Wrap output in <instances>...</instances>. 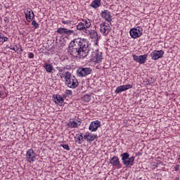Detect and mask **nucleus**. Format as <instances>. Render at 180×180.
<instances>
[{"label":"nucleus","mask_w":180,"mask_h":180,"mask_svg":"<svg viewBox=\"0 0 180 180\" xmlns=\"http://www.w3.org/2000/svg\"><path fill=\"white\" fill-rule=\"evenodd\" d=\"M69 51L73 57L85 58L89 54V44L87 39H75L70 43Z\"/></svg>","instance_id":"obj_1"},{"label":"nucleus","mask_w":180,"mask_h":180,"mask_svg":"<svg viewBox=\"0 0 180 180\" xmlns=\"http://www.w3.org/2000/svg\"><path fill=\"white\" fill-rule=\"evenodd\" d=\"M61 78L65 77V84L68 88H71L72 89H75L77 86H78V80L75 76L72 75L70 72H65L64 74H60Z\"/></svg>","instance_id":"obj_2"},{"label":"nucleus","mask_w":180,"mask_h":180,"mask_svg":"<svg viewBox=\"0 0 180 180\" xmlns=\"http://www.w3.org/2000/svg\"><path fill=\"white\" fill-rule=\"evenodd\" d=\"M91 61L94 63V64H99V63H102V60H103V56H102V52L99 51L98 48V41H96L93 47L91 48Z\"/></svg>","instance_id":"obj_3"},{"label":"nucleus","mask_w":180,"mask_h":180,"mask_svg":"<svg viewBox=\"0 0 180 180\" xmlns=\"http://www.w3.org/2000/svg\"><path fill=\"white\" fill-rule=\"evenodd\" d=\"M122 164L126 167H132L134 164V156L130 158L129 153H124L121 155Z\"/></svg>","instance_id":"obj_4"},{"label":"nucleus","mask_w":180,"mask_h":180,"mask_svg":"<svg viewBox=\"0 0 180 180\" xmlns=\"http://www.w3.org/2000/svg\"><path fill=\"white\" fill-rule=\"evenodd\" d=\"M129 34L132 39H139L143 36V28L140 27L132 28L129 31Z\"/></svg>","instance_id":"obj_5"},{"label":"nucleus","mask_w":180,"mask_h":180,"mask_svg":"<svg viewBox=\"0 0 180 180\" xmlns=\"http://www.w3.org/2000/svg\"><path fill=\"white\" fill-rule=\"evenodd\" d=\"M91 20L89 19H83L82 22H80L77 25V30H86V29H89L91 27Z\"/></svg>","instance_id":"obj_6"},{"label":"nucleus","mask_w":180,"mask_h":180,"mask_svg":"<svg viewBox=\"0 0 180 180\" xmlns=\"http://www.w3.org/2000/svg\"><path fill=\"white\" fill-rule=\"evenodd\" d=\"M92 72V69L91 68H79L77 69L78 77H86Z\"/></svg>","instance_id":"obj_7"},{"label":"nucleus","mask_w":180,"mask_h":180,"mask_svg":"<svg viewBox=\"0 0 180 180\" xmlns=\"http://www.w3.org/2000/svg\"><path fill=\"white\" fill-rule=\"evenodd\" d=\"M100 32L103 34V36H106L107 34H109L110 32V26L109 24H106L105 22H102L100 25Z\"/></svg>","instance_id":"obj_8"},{"label":"nucleus","mask_w":180,"mask_h":180,"mask_svg":"<svg viewBox=\"0 0 180 180\" xmlns=\"http://www.w3.org/2000/svg\"><path fill=\"white\" fill-rule=\"evenodd\" d=\"M26 160L28 162L36 161V153L32 149H29L26 153Z\"/></svg>","instance_id":"obj_9"},{"label":"nucleus","mask_w":180,"mask_h":180,"mask_svg":"<svg viewBox=\"0 0 180 180\" xmlns=\"http://www.w3.org/2000/svg\"><path fill=\"white\" fill-rule=\"evenodd\" d=\"M132 57L136 61V63H139V64H144L146 61H147V55H141V56H137V55H132Z\"/></svg>","instance_id":"obj_10"},{"label":"nucleus","mask_w":180,"mask_h":180,"mask_svg":"<svg viewBox=\"0 0 180 180\" xmlns=\"http://www.w3.org/2000/svg\"><path fill=\"white\" fill-rule=\"evenodd\" d=\"M164 56V51L162 50L160 51H153L150 53V57L152 60H158L160 58H162Z\"/></svg>","instance_id":"obj_11"},{"label":"nucleus","mask_w":180,"mask_h":180,"mask_svg":"<svg viewBox=\"0 0 180 180\" xmlns=\"http://www.w3.org/2000/svg\"><path fill=\"white\" fill-rule=\"evenodd\" d=\"M57 33H58L59 34H66V36H71V34H75V32H74V30L63 27L58 28L57 30Z\"/></svg>","instance_id":"obj_12"},{"label":"nucleus","mask_w":180,"mask_h":180,"mask_svg":"<svg viewBox=\"0 0 180 180\" xmlns=\"http://www.w3.org/2000/svg\"><path fill=\"white\" fill-rule=\"evenodd\" d=\"M25 15L27 22H32L34 19V13L32 8H27V11H25Z\"/></svg>","instance_id":"obj_13"},{"label":"nucleus","mask_w":180,"mask_h":180,"mask_svg":"<svg viewBox=\"0 0 180 180\" xmlns=\"http://www.w3.org/2000/svg\"><path fill=\"white\" fill-rule=\"evenodd\" d=\"M131 88H133V85L131 84L122 85L117 87L115 92L116 94H120L122 92H124V91H127V89H131Z\"/></svg>","instance_id":"obj_14"},{"label":"nucleus","mask_w":180,"mask_h":180,"mask_svg":"<svg viewBox=\"0 0 180 180\" xmlns=\"http://www.w3.org/2000/svg\"><path fill=\"white\" fill-rule=\"evenodd\" d=\"M101 18H103V19H105L106 22H112V15H110V12H109V11L105 10L101 12Z\"/></svg>","instance_id":"obj_15"},{"label":"nucleus","mask_w":180,"mask_h":180,"mask_svg":"<svg viewBox=\"0 0 180 180\" xmlns=\"http://www.w3.org/2000/svg\"><path fill=\"white\" fill-rule=\"evenodd\" d=\"M101 126V122L98 120L92 122L89 127V129L90 131H96L98 130V128Z\"/></svg>","instance_id":"obj_16"},{"label":"nucleus","mask_w":180,"mask_h":180,"mask_svg":"<svg viewBox=\"0 0 180 180\" xmlns=\"http://www.w3.org/2000/svg\"><path fill=\"white\" fill-rule=\"evenodd\" d=\"M84 140H86V141L91 143V141H94L97 139V136L96 134H92L89 133H86V134L84 136Z\"/></svg>","instance_id":"obj_17"},{"label":"nucleus","mask_w":180,"mask_h":180,"mask_svg":"<svg viewBox=\"0 0 180 180\" xmlns=\"http://www.w3.org/2000/svg\"><path fill=\"white\" fill-rule=\"evenodd\" d=\"M110 164L113 167H120V161L119 160V158L117 156H114L110 160Z\"/></svg>","instance_id":"obj_18"},{"label":"nucleus","mask_w":180,"mask_h":180,"mask_svg":"<svg viewBox=\"0 0 180 180\" xmlns=\"http://www.w3.org/2000/svg\"><path fill=\"white\" fill-rule=\"evenodd\" d=\"M55 103L60 106H63V103H64V99L63 98V97H60V95H56L55 98Z\"/></svg>","instance_id":"obj_19"},{"label":"nucleus","mask_w":180,"mask_h":180,"mask_svg":"<svg viewBox=\"0 0 180 180\" xmlns=\"http://www.w3.org/2000/svg\"><path fill=\"white\" fill-rule=\"evenodd\" d=\"M88 36H89L91 39H98V32L94 30H89Z\"/></svg>","instance_id":"obj_20"},{"label":"nucleus","mask_w":180,"mask_h":180,"mask_svg":"<svg viewBox=\"0 0 180 180\" xmlns=\"http://www.w3.org/2000/svg\"><path fill=\"white\" fill-rule=\"evenodd\" d=\"M101 0H94L91 2L90 6L91 8H94V9H97V8H99V6H101Z\"/></svg>","instance_id":"obj_21"},{"label":"nucleus","mask_w":180,"mask_h":180,"mask_svg":"<svg viewBox=\"0 0 180 180\" xmlns=\"http://www.w3.org/2000/svg\"><path fill=\"white\" fill-rule=\"evenodd\" d=\"M69 127L77 128L78 126H81V122L78 121V123L75 121H71L68 124Z\"/></svg>","instance_id":"obj_22"},{"label":"nucleus","mask_w":180,"mask_h":180,"mask_svg":"<svg viewBox=\"0 0 180 180\" xmlns=\"http://www.w3.org/2000/svg\"><path fill=\"white\" fill-rule=\"evenodd\" d=\"M45 70L46 71V72H52L53 70H54V68L49 63L45 64Z\"/></svg>","instance_id":"obj_23"},{"label":"nucleus","mask_w":180,"mask_h":180,"mask_svg":"<svg viewBox=\"0 0 180 180\" xmlns=\"http://www.w3.org/2000/svg\"><path fill=\"white\" fill-rule=\"evenodd\" d=\"M77 137V143L78 144H82V142L84 141V136L82 135L77 134L76 135Z\"/></svg>","instance_id":"obj_24"},{"label":"nucleus","mask_w":180,"mask_h":180,"mask_svg":"<svg viewBox=\"0 0 180 180\" xmlns=\"http://www.w3.org/2000/svg\"><path fill=\"white\" fill-rule=\"evenodd\" d=\"M5 41H8V37L0 33V43H5Z\"/></svg>","instance_id":"obj_25"},{"label":"nucleus","mask_w":180,"mask_h":180,"mask_svg":"<svg viewBox=\"0 0 180 180\" xmlns=\"http://www.w3.org/2000/svg\"><path fill=\"white\" fill-rule=\"evenodd\" d=\"M83 101H84L85 102H89V101H91V96L88 94H85L83 96Z\"/></svg>","instance_id":"obj_26"},{"label":"nucleus","mask_w":180,"mask_h":180,"mask_svg":"<svg viewBox=\"0 0 180 180\" xmlns=\"http://www.w3.org/2000/svg\"><path fill=\"white\" fill-rule=\"evenodd\" d=\"M32 26H34L35 27V29H38L39 27V23H37V22H36V20H33L32 22Z\"/></svg>","instance_id":"obj_27"},{"label":"nucleus","mask_w":180,"mask_h":180,"mask_svg":"<svg viewBox=\"0 0 180 180\" xmlns=\"http://www.w3.org/2000/svg\"><path fill=\"white\" fill-rule=\"evenodd\" d=\"M62 147L65 150H67L68 151H70V146L68 144H63V145H62Z\"/></svg>","instance_id":"obj_28"},{"label":"nucleus","mask_w":180,"mask_h":180,"mask_svg":"<svg viewBox=\"0 0 180 180\" xmlns=\"http://www.w3.org/2000/svg\"><path fill=\"white\" fill-rule=\"evenodd\" d=\"M180 165H175L174 167V171L177 172L179 171Z\"/></svg>","instance_id":"obj_29"},{"label":"nucleus","mask_w":180,"mask_h":180,"mask_svg":"<svg viewBox=\"0 0 180 180\" xmlns=\"http://www.w3.org/2000/svg\"><path fill=\"white\" fill-rule=\"evenodd\" d=\"M28 57H29V58H34V53H30L29 54H28Z\"/></svg>","instance_id":"obj_30"},{"label":"nucleus","mask_w":180,"mask_h":180,"mask_svg":"<svg viewBox=\"0 0 180 180\" xmlns=\"http://www.w3.org/2000/svg\"><path fill=\"white\" fill-rule=\"evenodd\" d=\"M62 23L63 24V25H68V23H70V20H63L62 21Z\"/></svg>","instance_id":"obj_31"},{"label":"nucleus","mask_w":180,"mask_h":180,"mask_svg":"<svg viewBox=\"0 0 180 180\" xmlns=\"http://www.w3.org/2000/svg\"><path fill=\"white\" fill-rule=\"evenodd\" d=\"M66 94H67L68 95H72V91H71V90H67V91H66Z\"/></svg>","instance_id":"obj_32"},{"label":"nucleus","mask_w":180,"mask_h":180,"mask_svg":"<svg viewBox=\"0 0 180 180\" xmlns=\"http://www.w3.org/2000/svg\"><path fill=\"white\" fill-rule=\"evenodd\" d=\"M59 75H61V74H63V73H61V72H64V69H61V68H60L59 69Z\"/></svg>","instance_id":"obj_33"},{"label":"nucleus","mask_w":180,"mask_h":180,"mask_svg":"<svg viewBox=\"0 0 180 180\" xmlns=\"http://www.w3.org/2000/svg\"><path fill=\"white\" fill-rule=\"evenodd\" d=\"M9 49H11V50H13V51H16V49H15V47L11 46L9 47Z\"/></svg>","instance_id":"obj_34"},{"label":"nucleus","mask_w":180,"mask_h":180,"mask_svg":"<svg viewBox=\"0 0 180 180\" xmlns=\"http://www.w3.org/2000/svg\"><path fill=\"white\" fill-rule=\"evenodd\" d=\"M22 49H20V48H18V51H19L20 53V51H22Z\"/></svg>","instance_id":"obj_35"},{"label":"nucleus","mask_w":180,"mask_h":180,"mask_svg":"<svg viewBox=\"0 0 180 180\" xmlns=\"http://www.w3.org/2000/svg\"><path fill=\"white\" fill-rule=\"evenodd\" d=\"M1 96H2V94L0 93V98H1Z\"/></svg>","instance_id":"obj_36"}]
</instances>
